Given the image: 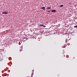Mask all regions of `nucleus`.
<instances>
[{
    "label": "nucleus",
    "instance_id": "1",
    "mask_svg": "<svg viewBox=\"0 0 77 77\" xmlns=\"http://www.w3.org/2000/svg\"><path fill=\"white\" fill-rule=\"evenodd\" d=\"M40 9H43L44 11H45V7H41L40 8Z\"/></svg>",
    "mask_w": 77,
    "mask_h": 77
},
{
    "label": "nucleus",
    "instance_id": "2",
    "mask_svg": "<svg viewBox=\"0 0 77 77\" xmlns=\"http://www.w3.org/2000/svg\"><path fill=\"white\" fill-rule=\"evenodd\" d=\"M51 12H56V10H52L51 11Z\"/></svg>",
    "mask_w": 77,
    "mask_h": 77
},
{
    "label": "nucleus",
    "instance_id": "3",
    "mask_svg": "<svg viewBox=\"0 0 77 77\" xmlns=\"http://www.w3.org/2000/svg\"><path fill=\"white\" fill-rule=\"evenodd\" d=\"M47 9H51V7H47Z\"/></svg>",
    "mask_w": 77,
    "mask_h": 77
},
{
    "label": "nucleus",
    "instance_id": "4",
    "mask_svg": "<svg viewBox=\"0 0 77 77\" xmlns=\"http://www.w3.org/2000/svg\"><path fill=\"white\" fill-rule=\"evenodd\" d=\"M1 59V60H3V57H0V60Z\"/></svg>",
    "mask_w": 77,
    "mask_h": 77
},
{
    "label": "nucleus",
    "instance_id": "5",
    "mask_svg": "<svg viewBox=\"0 0 77 77\" xmlns=\"http://www.w3.org/2000/svg\"><path fill=\"white\" fill-rule=\"evenodd\" d=\"M8 13L7 12H4V14H8Z\"/></svg>",
    "mask_w": 77,
    "mask_h": 77
},
{
    "label": "nucleus",
    "instance_id": "6",
    "mask_svg": "<svg viewBox=\"0 0 77 77\" xmlns=\"http://www.w3.org/2000/svg\"><path fill=\"white\" fill-rule=\"evenodd\" d=\"M63 5H60V7H63Z\"/></svg>",
    "mask_w": 77,
    "mask_h": 77
},
{
    "label": "nucleus",
    "instance_id": "7",
    "mask_svg": "<svg viewBox=\"0 0 77 77\" xmlns=\"http://www.w3.org/2000/svg\"><path fill=\"white\" fill-rule=\"evenodd\" d=\"M47 12H51V11H48V10Z\"/></svg>",
    "mask_w": 77,
    "mask_h": 77
},
{
    "label": "nucleus",
    "instance_id": "8",
    "mask_svg": "<svg viewBox=\"0 0 77 77\" xmlns=\"http://www.w3.org/2000/svg\"><path fill=\"white\" fill-rule=\"evenodd\" d=\"M44 25H40V26H43Z\"/></svg>",
    "mask_w": 77,
    "mask_h": 77
},
{
    "label": "nucleus",
    "instance_id": "9",
    "mask_svg": "<svg viewBox=\"0 0 77 77\" xmlns=\"http://www.w3.org/2000/svg\"><path fill=\"white\" fill-rule=\"evenodd\" d=\"M43 27H45V26L43 25Z\"/></svg>",
    "mask_w": 77,
    "mask_h": 77
},
{
    "label": "nucleus",
    "instance_id": "10",
    "mask_svg": "<svg viewBox=\"0 0 77 77\" xmlns=\"http://www.w3.org/2000/svg\"><path fill=\"white\" fill-rule=\"evenodd\" d=\"M2 14H5V12H3L2 13Z\"/></svg>",
    "mask_w": 77,
    "mask_h": 77
},
{
    "label": "nucleus",
    "instance_id": "11",
    "mask_svg": "<svg viewBox=\"0 0 77 77\" xmlns=\"http://www.w3.org/2000/svg\"><path fill=\"white\" fill-rule=\"evenodd\" d=\"M20 51H21V49H20Z\"/></svg>",
    "mask_w": 77,
    "mask_h": 77
}]
</instances>
